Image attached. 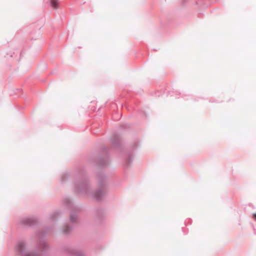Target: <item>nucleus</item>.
I'll use <instances>...</instances> for the list:
<instances>
[{
  "label": "nucleus",
  "mask_w": 256,
  "mask_h": 256,
  "mask_svg": "<svg viewBox=\"0 0 256 256\" xmlns=\"http://www.w3.org/2000/svg\"><path fill=\"white\" fill-rule=\"evenodd\" d=\"M110 142L116 148L120 149L122 148V144L120 140V135L118 133H114L110 138Z\"/></svg>",
  "instance_id": "obj_6"
},
{
  "label": "nucleus",
  "mask_w": 256,
  "mask_h": 256,
  "mask_svg": "<svg viewBox=\"0 0 256 256\" xmlns=\"http://www.w3.org/2000/svg\"><path fill=\"white\" fill-rule=\"evenodd\" d=\"M252 227H254V226H253L252 224ZM254 228V231L255 230V228Z\"/></svg>",
  "instance_id": "obj_23"
},
{
  "label": "nucleus",
  "mask_w": 256,
  "mask_h": 256,
  "mask_svg": "<svg viewBox=\"0 0 256 256\" xmlns=\"http://www.w3.org/2000/svg\"><path fill=\"white\" fill-rule=\"evenodd\" d=\"M188 0H181L182 4V6H185Z\"/></svg>",
  "instance_id": "obj_19"
},
{
  "label": "nucleus",
  "mask_w": 256,
  "mask_h": 256,
  "mask_svg": "<svg viewBox=\"0 0 256 256\" xmlns=\"http://www.w3.org/2000/svg\"><path fill=\"white\" fill-rule=\"evenodd\" d=\"M182 230L183 232H184V228H182Z\"/></svg>",
  "instance_id": "obj_24"
},
{
  "label": "nucleus",
  "mask_w": 256,
  "mask_h": 256,
  "mask_svg": "<svg viewBox=\"0 0 256 256\" xmlns=\"http://www.w3.org/2000/svg\"><path fill=\"white\" fill-rule=\"evenodd\" d=\"M78 218V215L74 210H72L70 214V219L72 222H74Z\"/></svg>",
  "instance_id": "obj_10"
},
{
  "label": "nucleus",
  "mask_w": 256,
  "mask_h": 256,
  "mask_svg": "<svg viewBox=\"0 0 256 256\" xmlns=\"http://www.w3.org/2000/svg\"><path fill=\"white\" fill-rule=\"evenodd\" d=\"M70 173L68 172H63L61 175V183L64 184L65 182H67L70 177Z\"/></svg>",
  "instance_id": "obj_9"
},
{
  "label": "nucleus",
  "mask_w": 256,
  "mask_h": 256,
  "mask_svg": "<svg viewBox=\"0 0 256 256\" xmlns=\"http://www.w3.org/2000/svg\"><path fill=\"white\" fill-rule=\"evenodd\" d=\"M64 204L68 207H70L72 206V202L70 200L66 199L64 202Z\"/></svg>",
  "instance_id": "obj_15"
},
{
  "label": "nucleus",
  "mask_w": 256,
  "mask_h": 256,
  "mask_svg": "<svg viewBox=\"0 0 256 256\" xmlns=\"http://www.w3.org/2000/svg\"><path fill=\"white\" fill-rule=\"evenodd\" d=\"M22 90L21 88H16V90L14 91V93L16 94H18V93H20L21 91Z\"/></svg>",
  "instance_id": "obj_18"
},
{
  "label": "nucleus",
  "mask_w": 256,
  "mask_h": 256,
  "mask_svg": "<svg viewBox=\"0 0 256 256\" xmlns=\"http://www.w3.org/2000/svg\"><path fill=\"white\" fill-rule=\"evenodd\" d=\"M192 220L190 218H188L184 222L185 225L190 224H192Z\"/></svg>",
  "instance_id": "obj_17"
},
{
  "label": "nucleus",
  "mask_w": 256,
  "mask_h": 256,
  "mask_svg": "<svg viewBox=\"0 0 256 256\" xmlns=\"http://www.w3.org/2000/svg\"><path fill=\"white\" fill-rule=\"evenodd\" d=\"M130 124H122L120 126V130H125L128 128H129L130 127Z\"/></svg>",
  "instance_id": "obj_14"
},
{
  "label": "nucleus",
  "mask_w": 256,
  "mask_h": 256,
  "mask_svg": "<svg viewBox=\"0 0 256 256\" xmlns=\"http://www.w3.org/2000/svg\"><path fill=\"white\" fill-rule=\"evenodd\" d=\"M143 116L146 117V114L144 113V114H143Z\"/></svg>",
  "instance_id": "obj_21"
},
{
  "label": "nucleus",
  "mask_w": 256,
  "mask_h": 256,
  "mask_svg": "<svg viewBox=\"0 0 256 256\" xmlns=\"http://www.w3.org/2000/svg\"><path fill=\"white\" fill-rule=\"evenodd\" d=\"M59 0H50V4L54 8H58L59 6Z\"/></svg>",
  "instance_id": "obj_13"
},
{
  "label": "nucleus",
  "mask_w": 256,
  "mask_h": 256,
  "mask_svg": "<svg viewBox=\"0 0 256 256\" xmlns=\"http://www.w3.org/2000/svg\"><path fill=\"white\" fill-rule=\"evenodd\" d=\"M252 218L255 221H256V213L253 214Z\"/></svg>",
  "instance_id": "obj_20"
},
{
  "label": "nucleus",
  "mask_w": 256,
  "mask_h": 256,
  "mask_svg": "<svg viewBox=\"0 0 256 256\" xmlns=\"http://www.w3.org/2000/svg\"><path fill=\"white\" fill-rule=\"evenodd\" d=\"M164 91H160V90H158L155 93V94L156 96H160L161 95H162V94H164Z\"/></svg>",
  "instance_id": "obj_16"
},
{
  "label": "nucleus",
  "mask_w": 256,
  "mask_h": 256,
  "mask_svg": "<svg viewBox=\"0 0 256 256\" xmlns=\"http://www.w3.org/2000/svg\"><path fill=\"white\" fill-rule=\"evenodd\" d=\"M140 146V142L138 140H136L130 148V149L126 150V154L124 156V168H128L130 166L133 162L134 153Z\"/></svg>",
  "instance_id": "obj_4"
},
{
  "label": "nucleus",
  "mask_w": 256,
  "mask_h": 256,
  "mask_svg": "<svg viewBox=\"0 0 256 256\" xmlns=\"http://www.w3.org/2000/svg\"><path fill=\"white\" fill-rule=\"evenodd\" d=\"M168 94H170V96H172V94H171L170 92H168Z\"/></svg>",
  "instance_id": "obj_22"
},
{
  "label": "nucleus",
  "mask_w": 256,
  "mask_h": 256,
  "mask_svg": "<svg viewBox=\"0 0 256 256\" xmlns=\"http://www.w3.org/2000/svg\"><path fill=\"white\" fill-rule=\"evenodd\" d=\"M95 212L96 221L99 223H101L106 216L105 210L102 208H98L96 210Z\"/></svg>",
  "instance_id": "obj_8"
},
{
  "label": "nucleus",
  "mask_w": 256,
  "mask_h": 256,
  "mask_svg": "<svg viewBox=\"0 0 256 256\" xmlns=\"http://www.w3.org/2000/svg\"><path fill=\"white\" fill-rule=\"evenodd\" d=\"M52 229L50 227H46L42 231H38L36 235L39 238L36 244V250H30L26 248V243L24 240H18L15 246V250L18 256H40L38 251H40L43 255H45L49 246L44 240L47 233Z\"/></svg>",
  "instance_id": "obj_2"
},
{
  "label": "nucleus",
  "mask_w": 256,
  "mask_h": 256,
  "mask_svg": "<svg viewBox=\"0 0 256 256\" xmlns=\"http://www.w3.org/2000/svg\"><path fill=\"white\" fill-rule=\"evenodd\" d=\"M38 224V221L37 218L34 217H27L20 220L18 223V226H22L36 227Z\"/></svg>",
  "instance_id": "obj_5"
},
{
  "label": "nucleus",
  "mask_w": 256,
  "mask_h": 256,
  "mask_svg": "<svg viewBox=\"0 0 256 256\" xmlns=\"http://www.w3.org/2000/svg\"><path fill=\"white\" fill-rule=\"evenodd\" d=\"M110 158L109 150L106 146H104L100 150L98 156L89 160V162L94 166L103 169L109 165L110 162Z\"/></svg>",
  "instance_id": "obj_3"
},
{
  "label": "nucleus",
  "mask_w": 256,
  "mask_h": 256,
  "mask_svg": "<svg viewBox=\"0 0 256 256\" xmlns=\"http://www.w3.org/2000/svg\"><path fill=\"white\" fill-rule=\"evenodd\" d=\"M96 178L98 188L92 192L90 178L85 172H82L76 176L74 182V190L76 194L88 195L92 194V198L96 200L100 201L106 194L104 190L106 186L107 176L104 173H98Z\"/></svg>",
  "instance_id": "obj_1"
},
{
  "label": "nucleus",
  "mask_w": 256,
  "mask_h": 256,
  "mask_svg": "<svg viewBox=\"0 0 256 256\" xmlns=\"http://www.w3.org/2000/svg\"><path fill=\"white\" fill-rule=\"evenodd\" d=\"M61 214V212L60 211H56L52 214L50 216V219L52 221H56L57 217Z\"/></svg>",
  "instance_id": "obj_12"
},
{
  "label": "nucleus",
  "mask_w": 256,
  "mask_h": 256,
  "mask_svg": "<svg viewBox=\"0 0 256 256\" xmlns=\"http://www.w3.org/2000/svg\"><path fill=\"white\" fill-rule=\"evenodd\" d=\"M62 252L67 255L69 256H84L83 253H80L77 250L70 246H64L62 249Z\"/></svg>",
  "instance_id": "obj_7"
},
{
  "label": "nucleus",
  "mask_w": 256,
  "mask_h": 256,
  "mask_svg": "<svg viewBox=\"0 0 256 256\" xmlns=\"http://www.w3.org/2000/svg\"><path fill=\"white\" fill-rule=\"evenodd\" d=\"M73 228L72 226H70L68 224H66L64 226V228L62 230V232L64 234L67 235L70 234Z\"/></svg>",
  "instance_id": "obj_11"
}]
</instances>
